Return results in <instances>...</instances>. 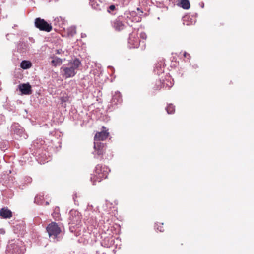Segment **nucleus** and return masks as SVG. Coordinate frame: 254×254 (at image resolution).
I'll return each mask as SVG.
<instances>
[{
  "label": "nucleus",
  "mask_w": 254,
  "mask_h": 254,
  "mask_svg": "<svg viewBox=\"0 0 254 254\" xmlns=\"http://www.w3.org/2000/svg\"><path fill=\"white\" fill-rule=\"evenodd\" d=\"M109 133L107 131H101L100 132L97 133L94 136V158L102 160L103 158V155L104 153L105 149V146L103 143L100 142V141H103L105 140L108 136Z\"/></svg>",
  "instance_id": "f257e3e1"
},
{
  "label": "nucleus",
  "mask_w": 254,
  "mask_h": 254,
  "mask_svg": "<svg viewBox=\"0 0 254 254\" xmlns=\"http://www.w3.org/2000/svg\"><path fill=\"white\" fill-rule=\"evenodd\" d=\"M43 198L42 197V196L41 197L39 196H36L35 197L34 202L38 204H42V202L41 201L43 200Z\"/></svg>",
  "instance_id": "5701e85b"
},
{
  "label": "nucleus",
  "mask_w": 254,
  "mask_h": 254,
  "mask_svg": "<svg viewBox=\"0 0 254 254\" xmlns=\"http://www.w3.org/2000/svg\"><path fill=\"white\" fill-rule=\"evenodd\" d=\"M112 26L115 30L120 31L125 27V24L120 19H116L112 22Z\"/></svg>",
  "instance_id": "4468645a"
},
{
  "label": "nucleus",
  "mask_w": 254,
  "mask_h": 254,
  "mask_svg": "<svg viewBox=\"0 0 254 254\" xmlns=\"http://www.w3.org/2000/svg\"><path fill=\"white\" fill-rule=\"evenodd\" d=\"M128 46L130 48H138L140 45V39L136 36L135 34L132 33L128 38Z\"/></svg>",
  "instance_id": "9d476101"
},
{
  "label": "nucleus",
  "mask_w": 254,
  "mask_h": 254,
  "mask_svg": "<svg viewBox=\"0 0 254 254\" xmlns=\"http://www.w3.org/2000/svg\"><path fill=\"white\" fill-rule=\"evenodd\" d=\"M122 101V99L121 93L118 91L116 92L113 96L112 103L115 105L121 103Z\"/></svg>",
  "instance_id": "dca6fc26"
},
{
  "label": "nucleus",
  "mask_w": 254,
  "mask_h": 254,
  "mask_svg": "<svg viewBox=\"0 0 254 254\" xmlns=\"http://www.w3.org/2000/svg\"><path fill=\"white\" fill-rule=\"evenodd\" d=\"M143 47H144V44H143V45H142V49H143Z\"/></svg>",
  "instance_id": "f704fd0d"
},
{
  "label": "nucleus",
  "mask_w": 254,
  "mask_h": 254,
  "mask_svg": "<svg viewBox=\"0 0 254 254\" xmlns=\"http://www.w3.org/2000/svg\"><path fill=\"white\" fill-rule=\"evenodd\" d=\"M140 37L142 39L145 40L147 38V35L144 32H142L140 34Z\"/></svg>",
  "instance_id": "b1692460"
},
{
  "label": "nucleus",
  "mask_w": 254,
  "mask_h": 254,
  "mask_svg": "<svg viewBox=\"0 0 254 254\" xmlns=\"http://www.w3.org/2000/svg\"><path fill=\"white\" fill-rule=\"evenodd\" d=\"M69 223L74 225L77 228L81 226L82 215L76 210H72L69 213Z\"/></svg>",
  "instance_id": "6e6552de"
},
{
  "label": "nucleus",
  "mask_w": 254,
  "mask_h": 254,
  "mask_svg": "<svg viewBox=\"0 0 254 254\" xmlns=\"http://www.w3.org/2000/svg\"><path fill=\"white\" fill-rule=\"evenodd\" d=\"M26 181L27 182V183H30L32 181V179L29 177H27L26 178Z\"/></svg>",
  "instance_id": "c85d7f7f"
},
{
  "label": "nucleus",
  "mask_w": 254,
  "mask_h": 254,
  "mask_svg": "<svg viewBox=\"0 0 254 254\" xmlns=\"http://www.w3.org/2000/svg\"><path fill=\"white\" fill-rule=\"evenodd\" d=\"M61 51H62L61 49H58L56 50V54H61Z\"/></svg>",
  "instance_id": "7c9ffc66"
},
{
  "label": "nucleus",
  "mask_w": 254,
  "mask_h": 254,
  "mask_svg": "<svg viewBox=\"0 0 254 254\" xmlns=\"http://www.w3.org/2000/svg\"><path fill=\"white\" fill-rule=\"evenodd\" d=\"M26 250L25 246L22 241H17L14 243H10L7 247V254H22Z\"/></svg>",
  "instance_id": "39448f33"
},
{
  "label": "nucleus",
  "mask_w": 254,
  "mask_h": 254,
  "mask_svg": "<svg viewBox=\"0 0 254 254\" xmlns=\"http://www.w3.org/2000/svg\"><path fill=\"white\" fill-rule=\"evenodd\" d=\"M165 66L162 62H160L155 65L154 72L155 74L160 75L164 71Z\"/></svg>",
  "instance_id": "2eb2a0df"
},
{
  "label": "nucleus",
  "mask_w": 254,
  "mask_h": 254,
  "mask_svg": "<svg viewBox=\"0 0 254 254\" xmlns=\"http://www.w3.org/2000/svg\"><path fill=\"white\" fill-rule=\"evenodd\" d=\"M156 229H157V230H159V231H160V232H163V230H164L163 229V227H162V226H160V228H159V227H157V228H156Z\"/></svg>",
  "instance_id": "c756f323"
},
{
  "label": "nucleus",
  "mask_w": 254,
  "mask_h": 254,
  "mask_svg": "<svg viewBox=\"0 0 254 254\" xmlns=\"http://www.w3.org/2000/svg\"><path fill=\"white\" fill-rule=\"evenodd\" d=\"M11 131L13 132L15 135L17 136V139H25L28 137L23 127L18 123H14L12 124Z\"/></svg>",
  "instance_id": "423d86ee"
},
{
  "label": "nucleus",
  "mask_w": 254,
  "mask_h": 254,
  "mask_svg": "<svg viewBox=\"0 0 254 254\" xmlns=\"http://www.w3.org/2000/svg\"><path fill=\"white\" fill-rule=\"evenodd\" d=\"M46 205H48L49 204V203L48 202H46Z\"/></svg>",
  "instance_id": "72a5a7b5"
},
{
  "label": "nucleus",
  "mask_w": 254,
  "mask_h": 254,
  "mask_svg": "<svg viewBox=\"0 0 254 254\" xmlns=\"http://www.w3.org/2000/svg\"><path fill=\"white\" fill-rule=\"evenodd\" d=\"M86 37V35L85 34H84V33H82L81 34V37L82 38H84V37Z\"/></svg>",
  "instance_id": "473e14b6"
},
{
  "label": "nucleus",
  "mask_w": 254,
  "mask_h": 254,
  "mask_svg": "<svg viewBox=\"0 0 254 254\" xmlns=\"http://www.w3.org/2000/svg\"><path fill=\"white\" fill-rule=\"evenodd\" d=\"M184 56L185 57H188V59H189L190 57V56L189 54L187 53V52H185L184 53Z\"/></svg>",
  "instance_id": "bb28decb"
},
{
  "label": "nucleus",
  "mask_w": 254,
  "mask_h": 254,
  "mask_svg": "<svg viewBox=\"0 0 254 254\" xmlns=\"http://www.w3.org/2000/svg\"><path fill=\"white\" fill-rule=\"evenodd\" d=\"M171 80V79L168 77V79H166L165 80H163V82L161 80H159L157 82L155 86L154 87V89L155 90H159L162 87L168 88L169 89L173 85V83Z\"/></svg>",
  "instance_id": "1a4fd4ad"
},
{
  "label": "nucleus",
  "mask_w": 254,
  "mask_h": 254,
  "mask_svg": "<svg viewBox=\"0 0 254 254\" xmlns=\"http://www.w3.org/2000/svg\"><path fill=\"white\" fill-rule=\"evenodd\" d=\"M29 40H30V41H31L32 43L34 42V39L32 37L29 38Z\"/></svg>",
  "instance_id": "2f4dec72"
},
{
  "label": "nucleus",
  "mask_w": 254,
  "mask_h": 254,
  "mask_svg": "<svg viewBox=\"0 0 254 254\" xmlns=\"http://www.w3.org/2000/svg\"><path fill=\"white\" fill-rule=\"evenodd\" d=\"M115 9V6L114 5H110L108 9V12L110 13L111 11H114Z\"/></svg>",
  "instance_id": "393cba45"
},
{
  "label": "nucleus",
  "mask_w": 254,
  "mask_h": 254,
  "mask_svg": "<svg viewBox=\"0 0 254 254\" xmlns=\"http://www.w3.org/2000/svg\"><path fill=\"white\" fill-rule=\"evenodd\" d=\"M32 66L31 63L29 61L23 60L20 64V67L23 69H27Z\"/></svg>",
  "instance_id": "a211bd4d"
},
{
  "label": "nucleus",
  "mask_w": 254,
  "mask_h": 254,
  "mask_svg": "<svg viewBox=\"0 0 254 254\" xmlns=\"http://www.w3.org/2000/svg\"><path fill=\"white\" fill-rule=\"evenodd\" d=\"M179 5L184 9H188L190 7L189 0H181Z\"/></svg>",
  "instance_id": "aec40b11"
},
{
  "label": "nucleus",
  "mask_w": 254,
  "mask_h": 254,
  "mask_svg": "<svg viewBox=\"0 0 254 254\" xmlns=\"http://www.w3.org/2000/svg\"><path fill=\"white\" fill-rule=\"evenodd\" d=\"M34 25L40 31L49 32L52 29V26L50 23H48L44 19L39 17L35 19Z\"/></svg>",
  "instance_id": "0eeeda50"
},
{
  "label": "nucleus",
  "mask_w": 254,
  "mask_h": 254,
  "mask_svg": "<svg viewBox=\"0 0 254 254\" xmlns=\"http://www.w3.org/2000/svg\"><path fill=\"white\" fill-rule=\"evenodd\" d=\"M62 64V60L57 57H53V60L51 61V64L54 66H57L61 65Z\"/></svg>",
  "instance_id": "6ab92c4d"
},
{
  "label": "nucleus",
  "mask_w": 254,
  "mask_h": 254,
  "mask_svg": "<svg viewBox=\"0 0 254 254\" xmlns=\"http://www.w3.org/2000/svg\"><path fill=\"white\" fill-rule=\"evenodd\" d=\"M46 230L51 241L56 242L60 240L59 235L61 230L56 223L52 222L49 224L47 226Z\"/></svg>",
  "instance_id": "20e7f679"
},
{
  "label": "nucleus",
  "mask_w": 254,
  "mask_h": 254,
  "mask_svg": "<svg viewBox=\"0 0 254 254\" xmlns=\"http://www.w3.org/2000/svg\"><path fill=\"white\" fill-rule=\"evenodd\" d=\"M110 169L106 166L98 164L95 167V174L92 175L90 178L91 181L93 185H96V182H100L103 179L107 177Z\"/></svg>",
  "instance_id": "7ed1b4c3"
},
{
  "label": "nucleus",
  "mask_w": 254,
  "mask_h": 254,
  "mask_svg": "<svg viewBox=\"0 0 254 254\" xmlns=\"http://www.w3.org/2000/svg\"><path fill=\"white\" fill-rule=\"evenodd\" d=\"M0 216L5 219L10 218L12 216V212L8 208H3L0 210Z\"/></svg>",
  "instance_id": "f3484780"
},
{
  "label": "nucleus",
  "mask_w": 254,
  "mask_h": 254,
  "mask_svg": "<svg viewBox=\"0 0 254 254\" xmlns=\"http://www.w3.org/2000/svg\"><path fill=\"white\" fill-rule=\"evenodd\" d=\"M19 89L23 94L29 95L32 93L31 86L28 83L20 84Z\"/></svg>",
  "instance_id": "ddd939ff"
},
{
  "label": "nucleus",
  "mask_w": 254,
  "mask_h": 254,
  "mask_svg": "<svg viewBox=\"0 0 254 254\" xmlns=\"http://www.w3.org/2000/svg\"><path fill=\"white\" fill-rule=\"evenodd\" d=\"M140 21V17L136 15V12L132 11L127 16L126 22L130 26H133L132 23L138 22Z\"/></svg>",
  "instance_id": "9b49d317"
},
{
  "label": "nucleus",
  "mask_w": 254,
  "mask_h": 254,
  "mask_svg": "<svg viewBox=\"0 0 254 254\" xmlns=\"http://www.w3.org/2000/svg\"><path fill=\"white\" fill-rule=\"evenodd\" d=\"M53 216L54 217L56 218V220H58L59 217V215L58 213H54L53 214Z\"/></svg>",
  "instance_id": "a878e982"
},
{
  "label": "nucleus",
  "mask_w": 254,
  "mask_h": 254,
  "mask_svg": "<svg viewBox=\"0 0 254 254\" xmlns=\"http://www.w3.org/2000/svg\"><path fill=\"white\" fill-rule=\"evenodd\" d=\"M76 33L75 26H71L67 29V34L68 36L73 37Z\"/></svg>",
  "instance_id": "412c9836"
},
{
  "label": "nucleus",
  "mask_w": 254,
  "mask_h": 254,
  "mask_svg": "<svg viewBox=\"0 0 254 254\" xmlns=\"http://www.w3.org/2000/svg\"><path fill=\"white\" fill-rule=\"evenodd\" d=\"M44 141L42 140H36L34 141L32 144V147L34 149L36 150L35 152V155L39 156L40 157L44 158V157L42 156L43 152H42V149H41Z\"/></svg>",
  "instance_id": "f8f14e48"
},
{
  "label": "nucleus",
  "mask_w": 254,
  "mask_h": 254,
  "mask_svg": "<svg viewBox=\"0 0 254 254\" xmlns=\"http://www.w3.org/2000/svg\"><path fill=\"white\" fill-rule=\"evenodd\" d=\"M90 0V2L91 3V6H92V7H93L94 8H97V7H96V6L94 5V3H92V2H94V0Z\"/></svg>",
  "instance_id": "cd10ccee"
},
{
  "label": "nucleus",
  "mask_w": 254,
  "mask_h": 254,
  "mask_svg": "<svg viewBox=\"0 0 254 254\" xmlns=\"http://www.w3.org/2000/svg\"><path fill=\"white\" fill-rule=\"evenodd\" d=\"M80 65V61L78 59L75 58L67 64L62 66L61 68L62 75L66 78L74 76Z\"/></svg>",
  "instance_id": "f03ea898"
},
{
  "label": "nucleus",
  "mask_w": 254,
  "mask_h": 254,
  "mask_svg": "<svg viewBox=\"0 0 254 254\" xmlns=\"http://www.w3.org/2000/svg\"><path fill=\"white\" fill-rule=\"evenodd\" d=\"M166 110L168 114H173L175 112V106L173 104H170L166 108Z\"/></svg>",
  "instance_id": "4be33fe9"
}]
</instances>
